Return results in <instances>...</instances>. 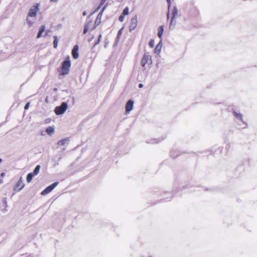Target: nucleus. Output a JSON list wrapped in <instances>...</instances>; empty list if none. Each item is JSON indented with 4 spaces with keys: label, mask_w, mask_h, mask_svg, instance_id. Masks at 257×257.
Instances as JSON below:
<instances>
[{
    "label": "nucleus",
    "mask_w": 257,
    "mask_h": 257,
    "mask_svg": "<svg viewBox=\"0 0 257 257\" xmlns=\"http://www.w3.org/2000/svg\"><path fill=\"white\" fill-rule=\"evenodd\" d=\"M70 66L71 62L69 59L63 61L62 64L61 69V74L62 75H66L69 73Z\"/></svg>",
    "instance_id": "obj_1"
},
{
    "label": "nucleus",
    "mask_w": 257,
    "mask_h": 257,
    "mask_svg": "<svg viewBox=\"0 0 257 257\" xmlns=\"http://www.w3.org/2000/svg\"><path fill=\"white\" fill-rule=\"evenodd\" d=\"M67 108V103L65 102H63L60 106H57L55 108L54 112L57 115H61L66 111Z\"/></svg>",
    "instance_id": "obj_2"
},
{
    "label": "nucleus",
    "mask_w": 257,
    "mask_h": 257,
    "mask_svg": "<svg viewBox=\"0 0 257 257\" xmlns=\"http://www.w3.org/2000/svg\"><path fill=\"white\" fill-rule=\"evenodd\" d=\"M40 5L38 3L33 5L29 10L28 16V17H35L37 16L38 11L39 10Z\"/></svg>",
    "instance_id": "obj_3"
},
{
    "label": "nucleus",
    "mask_w": 257,
    "mask_h": 257,
    "mask_svg": "<svg viewBox=\"0 0 257 257\" xmlns=\"http://www.w3.org/2000/svg\"><path fill=\"white\" fill-rule=\"evenodd\" d=\"M58 182H55L51 185L48 186L41 192L42 195H45L51 192L58 184Z\"/></svg>",
    "instance_id": "obj_4"
},
{
    "label": "nucleus",
    "mask_w": 257,
    "mask_h": 257,
    "mask_svg": "<svg viewBox=\"0 0 257 257\" xmlns=\"http://www.w3.org/2000/svg\"><path fill=\"white\" fill-rule=\"evenodd\" d=\"M138 26V18L137 16L135 15L131 20V23L129 26V31L132 32L135 30Z\"/></svg>",
    "instance_id": "obj_5"
},
{
    "label": "nucleus",
    "mask_w": 257,
    "mask_h": 257,
    "mask_svg": "<svg viewBox=\"0 0 257 257\" xmlns=\"http://www.w3.org/2000/svg\"><path fill=\"white\" fill-rule=\"evenodd\" d=\"M24 186L25 184L22 180V178L21 177L17 184L14 186V189L15 191H20L24 187Z\"/></svg>",
    "instance_id": "obj_6"
},
{
    "label": "nucleus",
    "mask_w": 257,
    "mask_h": 257,
    "mask_svg": "<svg viewBox=\"0 0 257 257\" xmlns=\"http://www.w3.org/2000/svg\"><path fill=\"white\" fill-rule=\"evenodd\" d=\"M233 116L235 117L236 119L237 120H239L241 121V122L246 126L247 125V123L245 121L243 120V116L241 113L238 112L236 111H233Z\"/></svg>",
    "instance_id": "obj_7"
},
{
    "label": "nucleus",
    "mask_w": 257,
    "mask_h": 257,
    "mask_svg": "<svg viewBox=\"0 0 257 257\" xmlns=\"http://www.w3.org/2000/svg\"><path fill=\"white\" fill-rule=\"evenodd\" d=\"M134 102L132 99L129 100L127 102L125 105V110L126 112H129L132 110L134 106Z\"/></svg>",
    "instance_id": "obj_8"
},
{
    "label": "nucleus",
    "mask_w": 257,
    "mask_h": 257,
    "mask_svg": "<svg viewBox=\"0 0 257 257\" xmlns=\"http://www.w3.org/2000/svg\"><path fill=\"white\" fill-rule=\"evenodd\" d=\"M78 46L76 45L74 46L72 51V55L73 58L74 59H76L79 57V53L78 52Z\"/></svg>",
    "instance_id": "obj_9"
},
{
    "label": "nucleus",
    "mask_w": 257,
    "mask_h": 257,
    "mask_svg": "<svg viewBox=\"0 0 257 257\" xmlns=\"http://www.w3.org/2000/svg\"><path fill=\"white\" fill-rule=\"evenodd\" d=\"M150 59V56L149 55L145 54L141 60V64L143 67H145L148 63L149 60Z\"/></svg>",
    "instance_id": "obj_10"
},
{
    "label": "nucleus",
    "mask_w": 257,
    "mask_h": 257,
    "mask_svg": "<svg viewBox=\"0 0 257 257\" xmlns=\"http://www.w3.org/2000/svg\"><path fill=\"white\" fill-rule=\"evenodd\" d=\"M46 132L49 136L52 135L54 133L55 127L54 126H49L46 128Z\"/></svg>",
    "instance_id": "obj_11"
},
{
    "label": "nucleus",
    "mask_w": 257,
    "mask_h": 257,
    "mask_svg": "<svg viewBox=\"0 0 257 257\" xmlns=\"http://www.w3.org/2000/svg\"><path fill=\"white\" fill-rule=\"evenodd\" d=\"M162 47V41H161L156 46L154 51L156 54H159L161 52Z\"/></svg>",
    "instance_id": "obj_12"
},
{
    "label": "nucleus",
    "mask_w": 257,
    "mask_h": 257,
    "mask_svg": "<svg viewBox=\"0 0 257 257\" xmlns=\"http://www.w3.org/2000/svg\"><path fill=\"white\" fill-rule=\"evenodd\" d=\"M172 19H175L178 16V9L176 6L173 7L172 11Z\"/></svg>",
    "instance_id": "obj_13"
},
{
    "label": "nucleus",
    "mask_w": 257,
    "mask_h": 257,
    "mask_svg": "<svg viewBox=\"0 0 257 257\" xmlns=\"http://www.w3.org/2000/svg\"><path fill=\"white\" fill-rule=\"evenodd\" d=\"M45 30V25L41 26L39 29L38 35H37L38 38H40V37H41L43 33V32H44Z\"/></svg>",
    "instance_id": "obj_14"
},
{
    "label": "nucleus",
    "mask_w": 257,
    "mask_h": 257,
    "mask_svg": "<svg viewBox=\"0 0 257 257\" xmlns=\"http://www.w3.org/2000/svg\"><path fill=\"white\" fill-rule=\"evenodd\" d=\"M163 32H164V27L163 26H161L158 28V36L161 39H162V35L163 34Z\"/></svg>",
    "instance_id": "obj_15"
},
{
    "label": "nucleus",
    "mask_w": 257,
    "mask_h": 257,
    "mask_svg": "<svg viewBox=\"0 0 257 257\" xmlns=\"http://www.w3.org/2000/svg\"><path fill=\"white\" fill-rule=\"evenodd\" d=\"M68 141L69 140L67 139H62V140H61L60 141H59L57 143V144L59 146H65V145L68 142Z\"/></svg>",
    "instance_id": "obj_16"
},
{
    "label": "nucleus",
    "mask_w": 257,
    "mask_h": 257,
    "mask_svg": "<svg viewBox=\"0 0 257 257\" xmlns=\"http://www.w3.org/2000/svg\"><path fill=\"white\" fill-rule=\"evenodd\" d=\"M164 139H151L147 141V143L148 144H156L159 142H161Z\"/></svg>",
    "instance_id": "obj_17"
},
{
    "label": "nucleus",
    "mask_w": 257,
    "mask_h": 257,
    "mask_svg": "<svg viewBox=\"0 0 257 257\" xmlns=\"http://www.w3.org/2000/svg\"><path fill=\"white\" fill-rule=\"evenodd\" d=\"M102 16V15H101V14H98L97 18L94 22V23H95V24H96V25H99L100 24Z\"/></svg>",
    "instance_id": "obj_18"
},
{
    "label": "nucleus",
    "mask_w": 257,
    "mask_h": 257,
    "mask_svg": "<svg viewBox=\"0 0 257 257\" xmlns=\"http://www.w3.org/2000/svg\"><path fill=\"white\" fill-rule=\"evenodd\" d=\"M34 175L32 173H29L27 174V177H26V181L28 183H29L31 182L32 178Z\"/></svg>",
    "instance_id": "obj_19"
},
{
    "label": "nucleus",
    "mask_w": 257,
    "mask_h": 257,
    "mask_svg": "<svg viewBox=\"0 0 257 257\" xmlns=\"http://www.w3.org/2000/svg\"><path fill=\"white\" fill-rule=\"evenodd\" d=\"M40 168H41V166L40 165H38L35 168V169L34 170L33 172V174L35 176V175H37L39 174V172H40Z\"/></svg>",
    "instance_id": "obj_20"
},
{
    "label": "nucleus",
    "mask_w": 257,
    "mask_h": 257,
    "mask_svg": "<svg viewBox=\"0 0 257 257\" xmlns=\"http://www.w3.org/2000/svg\"><path fill=\"white\" fill-rule=\"evenodd\" d=\"M30 18L31 17H28V16H27L26 20V22H27V23L28 25V27L29 28L31 27L33 25V24H34V22L31 20Z\"/></svg>",
    "instance_id": "obj_21"
},
{
    "label": "nucleus",
    "mask_w": 257,
    "mask_h": 257,
    "mask_svg": "<svg viewBox=\"0 0 257 257\" xmlns=\"http://www.w3.org/2000/svg\"><path fill=\"white\" fill-rule=\"evenodd\" d=\"M54 41H53L54 48H57V46H58V41H59L58 37L56 36H54Z\"/></svg>",
    "instance_id": "obj_22"
},
{
    "label": "nucleus",
    "mask_w": 257,
    "mask_h": 257,
    "mask_svg": "<svg viewBox=\"0 0 257 257\" xmlns=\"http://www.w3.org/2000/svg\"><path fill=\"white\" fill-rule=\"evenodd\" d=\"M101 38H102V35H101V34H100L98 36L97 41L95 43L93 47H95L96 45H97L100 43Z\"/></svg>",
    "instance_id": "obj_23"
},
{
    "label": "nucleus",
    "mask_w": 257,
    "mask_h": 257,
    "mask_svg": "<svg viewBox=\"0 0 257 257\" xmlns=\"http://www.w3.org/2000/svg\"><path fill=\"white\" fill-rule=\"evenodd\" d=\"M129 13V9L127 7L124 8V9L123 10L122 14L123 15V16L127 15Z\"/></svg>",
    "instance_id": "obj_24"
},
{
    "label": "nucleus",
    "mask_w": 257,
    "mask_h": 257,
    "mask_svg": "<svg viewBox=\"0 0 257 257\" xmlns=\"http://www.w3.org/2000/svg\"><path fill=\"white\" fill-rule=\"evenodd\" d=\"M92 21L91 19L90 20H87L86 21V23L84 25V26H87L88 28H89L90 25L92 24Z\"/></svg>",
    "instance_id": "obj_25"
},
{
    "label": "nucleus",
    "mask_w": 257,
    "mask_h": 257,
    "mask_svg": "<svg viewBox=\"0 0 257 257\" xmlns=\"http://www.w3.org/2000/svg\"><path fill=\"white\" fill-rule=\"evenodd\" d=\"M123 30V27L121 28L118 32L117 35V39H119L120 36L121 35V34L122 33Z\"/></svg>",
    "instance_id": "obj_26"
},
{
    "label": "nucleus",
    "mask_w": 257,
    "mask_h": 257,
    "mask_svg": "<svg viewBox=\"0 0 257 257\" xmlns=\"http://www.w3.org/2000/svg\"><path fill=\"white\" fill-rule=\"evenodd\" d=\"M149 45L150 48H153L155 45V41L153 39L151 40L149 43Z\"/></svg>",
    "instance_id": "obj_27"
},
{
    "label": "nucleus",
    "mask_w": 257,
    "mask_h": 257,
    "mask_svg": "<svg viewBox=\"0 0 257 257\" xmlns=\"http://www.w3.org/2000/svg\"><path fill=\"white\" fill-rule=\"evenodd\" d=\"M107 0H101L100 3L97 9V10L100 9V8L104 4V3Z\"/></svg>",
    "instance_id": "obj_28"
},
{
    "label": "nucleus",
    "mask_w": 257,
    "mask_h": 257,
    "mask_svg": "<svg viewBox=\"0 0 257 257\" xmlns=\"http://www.w3.org/2000/svg\"><path fill=\"white\" fill-rule=\"evenodd\" d=\"M89 29V28H88L87 26H84V30H83V34H86L87 33V32L88 31Z\"/></svg>",
    "instance_id": "obj_29"
},
{
    "label": "nucleus",
    "mask_w": 257,
    "mask_h": 257,
    "mask_svg": "<svg viewBox=\"0 0 257 257\" xmlns=\"http://www.w3.org/2000/svg\"><path fill=\"white\" fill-rule=\"evenodd\" d=\"M124 16H123V15L121 14L119 17V18H118V20L120 22H122L124 20Z\"/></svg>",
    "instance_id": "obj_30"
},
{
    "label": "nucleus",
    "mask_w": 257,
    "mask_h": 257,
    "mask_svg": "<svg viewBox=\"0 0 257 257\" xmlns=\"http://www.w3.org/2000/svg\"><path fill=\"white\" fill-rule=\"evenodd\" d=\"M176 24V22L175 21V19H172V18L171 17V22H170V25H175Z\"/></svg>",
    "instance_id": "obj_31"
},
{
    "label": "nucleus",
    "mask_w": 257,
    "mask_h": 257,
    "mask_svg": "<svg viewBox=\"0 0 257 257\" xmlns=\"http://www.w3.org/2000/svg\"><path fill=\"white\" fill-rule=\"evenodd\" d=\"M107 7V5H105L102 9V10H101V11L99 12V14H101V15H102V14L104 12V11L105 10L106 8Z\"/></svg>",
    "instance_id": "obj_32"
},
{
    "label": "nucleus",
    "mask_w": 257,
    "mask_h": 257,
    "mask_svg": "<svg viewBox=\"0 0 257 257\" xmlns=\"http://www.w3.org/2000/svg\"><path fill=\"white\" fill-rule=\"evenodd\" d=\"M107 7V5H105L102 9V10H101V11L99 12V14H101V15H102V14L104 12V11L105 10L106 8Z\"/></svg>",
    "instance_id": "obj_33"
},
{
    "label": "nucleus",
    "mask_w": 257,
    "mask_h": 257,
    "mask_svg": "<svg viewBox=\"0 0 257 257\" xmlns=\"http://www.w3.org/2000/svg\"><path fill=\"white\" fill-rule=\"evenodd\" d=\"M98 26V25H96V24H95V23H94V25L90 28V30L91 31H92V30H94Z\"/></svg>",
    "instance_id": "obj_34"
},
{
    "label": "nucleus",
    "mask_w": 257,
    "mask_h": 257,
    "mask_svg": "<svg viewBox=\"0 0 257 257\" xmlns=\"http://www.w3.org/2000/svg\"><path fill=\"white\" fill-rule=\"evenodd\" d=\"M98 26V25H96V24H95V23H94V25L90 28V30L91 31H92V30H94Z\"/></svg>",
    "instance_id": "obj_35"
},
{
    "label": "nucleus",
    "mask_w": 257,
    "mask_h": 257,
    "mask_svg": "<svg viewBox=\"0 0 257 257\" xmlns=\"http://www.w3.org/2000/svg\"><path fill=\"white\" fill-rule=\"evenodd\" d=\"M167 2V4L168 5V9H170V8L171 7V0H166Z\"/></svg>",
    "instance_id": "obj_36"
},
{
    "label": "nucleus",
    "mask_w": 257,
    "mask_h": 257,
    "mask_svg": "<svg viewBox=\"0 0 257 257\" xmlns=\"http://www.w3.org/2000/svg\"><path fill=\"white\" fill-rule=\"evenodd\" d=\"M29 105H30V102H27V103L26 104V105H25V107H24L25 109H28V108H29Z\"/></svg>",
    "instance_id": "obj_37"
},
{
    "label": "nucleus",
    "mask_w": 257,
    "mask_h": 257,
    "mask_svg": "<svg viewBox=\"0 0 257 257\" xmlns=\"http://www.w3.org/2000/svg\"><path fill=\"white\" fill-rule=\"evenodd\" d=\"M170 156H171V157H172L173 158H175L177 157V156H175V155H174V154H173V152H171V153Z\"/></svg>",
    "instance_id": "obj_38"
},
{
    "label": "nucleus",
    "mask_w": 257,
    "mask_h": 257,
    "mask_svg": "<svg viewBox=\"0 0 257 257\" xmlns=\"http://www.w3.org/2000/svg\"><path fill=\"white\" fill-rule=\"evenodd\" d=\"M1 176L2 177V178H4L5 176V173H2L1 174Z\"/></svg>",
    "instance_id": "obj_39"
},
{
    "label": "nucleus",
    "mask_w": 257,
    "mask_h": 257,
    "mask_svg": "<svg viewBox=\"0 0 257 257\" xmlns=\"http://www.w3.org/2000/svg\"><path fill=\"white\" fill-rule=\"evenodd\" d=\"M59 0H50V2H52V3H56Z\"/></svg>",
    "instance_id": "obj_40"
},
{
    "label": "nucleus",
    "mask_w": 257,
    "mask_h": 257,
    "mask_svg": "<svg viewBox=\"0 0 257 257\" xmlns=\"http://www.w3.org/2000/svg\"><path fill=\"white\" fill-rule=\"evenodd\" d=\"M83 14V16H85L86 15V14H87V13H86V11H84V12H83V14Z\"/></svg>",
    "instance_id": "obj_41"
},
{
    "label": "nucleus",
    "mask_w": 257,
    "mask_h": 257,
    "mask_svg": "<svg viewBox=\"0 0 257 257\" xmlns=\"http://www.w3.org/2000/svg\"><path fill=\"white\" fill-rule=\"evenodd\" d=\"M143 86V84H142V83H140V84H139V87L140 88H142Z\"/></svg>",
    "instance_id": "obj_42"
},
{
    "label": "nucleus",
    "mask_w": 257,
    "mask_h": 257,
    "mask_svg": "<svg viewBox=\"0 0 257 257\" xmlns=\"http://www.w3.org/2000/svg\"><path fill=\"white\" fill-rule=\"evenodd\" d=\"M169 13L168 12V14H167V19H169Z\"/></svg>",
    "instance_id": "obj_43"
},
{
    "label": "nucleus",
    "mask_w": 257,
    "mask_h": 257,
    "mask_svg": "<svg viewBox=\"0 0 257 257\" xmlns=\"http://www.w3.org/2000/svg\"><path fill=\"white\" fill-rule=\"evenodd\" d=\"M2 159H0V163L2 162Z\"/></svg>",
    "instance_id": "obj_44"
},
{
    "label": "nucleus",
    "mask_w": 257,
    "mask_h": 257,
    "mask_svg": "<svg viewBox=\"0 0 257 257\" xmlns=\"http://www.w3.org/2000/svg\"><path fill=\"white\" fill-rule=\"evenodd\" d=\"M107 46V45H105L104 47H106Z\"/></svg>",
    "instance_id": "obj_45"
},
{
    "label": "nucleus",
    "mask_w": 257,
    "mask_h": 257,
    "mask_svg": "<svg viewBox=\"0 0 257 257\" xmlns=\"http://www.w3.org/2000/svg\"><path fill=\"white\" fill-rule=\"evenodd\" d=\"M0 183H2V180L0 181Z\"/></svg>",
    "instance_id": "obj_46"
},
{
    "label": "nucleus",
    "mask_w": 257,
    "mask_h": 257,
    "mask_svg": "<svg viewBox=\"0 0 257 257\" xmlns=\"http://www.w3.org/2000/svg\"><path fill=\"white\" fill-rule=\"evenodd\" d=\"M149 257H152L151 256H150Z\"/></svg>",
    "instance_id": "obj_47"
}]
</instances>
